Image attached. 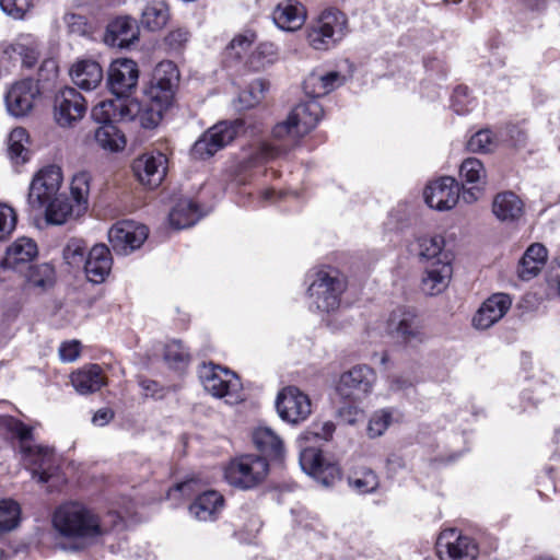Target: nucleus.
Here are the masks:
<instances>
[{
	"label": "nucleus",
	"mask_w": 560,
	"mask_h": 560,
	"mask_svg": "<svg viewBox=\"0 0 560 560\" xmlns=\"http://www.w3.org/2000/svg\"><path fill=\"white\" fill-rule=\"evenodd\" d=\"M178 80L179 72L173 61L164 60L156 65L142 95V128H154L160 124L171 105Z\"/></svg>",
	"instance_id": "nucleus-1"
},
{
	"label": "nucleus",
	"mask_w": 560,
	"mask_h": 560,
	"mask_svg": "<svg viewBox=\"0 0 560 560\" xmlns=\"http://www.w3.org/2000/svg\"><path fill=\"white\" fill-rule=\"evenodd\" d=\"M52 525L61 536L73 540L70 547L73 550L83 548L105 533L98 516L78 502L60 505L54 513Z\"/></svg>",
	"instance_id": "nucleus-2"
},
{
	"label": "nucleus",
	"mask_w": 560,
	"mask_h": 560,
	"mask_svg": "<svg viewBox=\"0 0 560 560\" xmlns=\"http://www.w3.org/2000/svg\"><path fill=\"white\" fill-rule=\"evenodd\" d=\"M348 34V19L337 9H328L308 26L307 42L316 50H328Z\"/></svg>",
	"instance_id": "nucleus-3"
},
{
	"label": "nucleus",
	"mask_w": 560,
	"mask_h": 560,
	"mask_svg": "<svg viewBox=\"0 0 560 560\" xmlns=\"http://www.w3.org/2000/svg\"><path fill=\"white\" fill-rule=\"evenodd\" d=\"M269 472L267 459L256 454H244L231 459L224 469L226 482L241 490L259 486Z\"/></svg>",
	"instance_id": "nucleus-4"
},
{
	"label": "nucleus",
	"mask_w": 560,
	"mask_h": 560,
	"mask_svg": "<svg viewBox=\"0 0 560 560\" xmlns=\"http://www.w3.org/2000/svg\"><path fill=\"white\" fill-rule=\"evenodd\" d=\"M347 282L336 270H320L308 287L311 304L320 312H334L340 305Z\"/></svg>",
	"instance_id": "nucleus-5"
},
{
	"label": "nucleus",
	"mask_w": 560,
	"mask_h": 560,
	"mask_svg": "<svg viewBox=\"0 0 560 560\" xmlns=\"http://www.w3.org/2000/svg\"><path fill=\"white\" fill-rule=\"evenodd\" d=\"M323 116V108L315 100L298 104L289 114L288 118L275 126L272 133L275 138L282 139L287 136L292 138L303 137L308 133Z\"/></svg>",
	"instance_id": "nucleus-6"
},
{
	"label": "nucleus",
	"mask_w": 560,
	"mask_h": 560,
	"mask_svg": "<svg viewBox=\"0 0 560 560\" xmlns=\"http://www.w3.org/2000/svg\"><path fill=\"white\" fill-rule=\"evenodd\" d=\"M243 127L240 119L233 121H220L205 131L194 143L190 154L197 160H207L218 151L230 144Z\"/></svg>",
	"instance_id": "nucleus-7"
},
{
	"label": "nucleus",
	"mask_w": 560,
	"mask_h": 560,
	"mask_svg": "<svg viewBox=\"0 0 560 560\" xmlns=\"http://www.w3.org/2000/svg\"><path fill=\"white\" fill-rule=\"evenodd\" d=\"M200 380L203 388L212 396L226 398V401L234 404L240 400L242 384L233 372L215 365H206L200 372Z\"/></svg>",
	"instance_id": "nucleus-8"
},
{
	"label": "nucleus",
	"mask_w": 560,
	"mask_h": 560,
	"mask_svg": "<svg viewBox=\"0 0 560 560\" xmlns=\"http://www.w3.org/2000/svg\"><path fill=\"white\" fill-rule=\"evenodd\" d=\"M86 109V100L74 88L66 86L55 95L54 119L62 128L73 127L84 117Z\"/></svg>",
	"instance_id": "nucleus-9"
},
{
	"label": "nucleus",
	"mask_w": 560,
	"mask_h": 560,
	"mask_svg": "<svg viewBox=\"0 0 560 560\" xmlns=\"http://www.w3.org/2000/svg\"><path fill=\"white\" fill-rule=\"evenodd\" d=\"M62 183L61 170L56 165H50L40 170L33 178L27 201L28 205L36 210L44 207L60 196L59 189Z\"/></svg>",
	"instance_id": "nucleus-10"
},
{
	"label": "nucleus",
	"mask_w": 560,
	"mask_h": 560,
	"mask_svg": "<svg viewBox=\"0 0 560 560\" xmlns=\"http://www.w3.org/2000/svg\"><path fill=\"white\" fill-rule=\"evenodd\" d=\"M376 382V373L365 364L355 365L341 374L337 392L347 399L361 400L373 389Z\"/></svg>",
	"instance_id": "nucleus-11"
},
{
	"label": "nucleus",
	"mask_w": 560,
	"mask_h": 560,
	"mask_svg": "<svg viewBox=\"0 0 560 560\" xmlns=\"http://www.w3.org/2000/svg\"><path fill=\"white\" fill-rule=\"evenodd\" d=\"M276 407L280 418L290 423L304 421L312 412L310 397L295 386H287L279 392Z\"/></svg>",
	"instance_id": "nucleus-12"
},
{
	"label": "nucleus",
	"mask_w": 560,
	"mask_h": 560,
	"mask_svg": "<svg viewBox=\"0 0 560 560\" xmlns=\"http://www.w3.org/2000/svg\"><path fill=\"white\" fill-rule=\"evenodd\" d=\"M436 550L441 560H475L478 555L477 545L472 539L455 528L445 529L440 534Z\"/></svg>",
	"instance_id": "nucleus-13"
},
{
	"label": "nucleus",
	"mask_w": 560,
	"mask_h": 560,
	"mask_svg": "<svg viewBox=\"0 0 560 560\" xmlns=\"http://www.w3.org/2000/svg\"><path fill=\"white\" fill-rule=\"evenodd\" d=\"M310 442L302 441L299 438L300 444V465L304 472L314 477L318 482L325 487L334 483L338 476V468L334 465H326L319 448L308 445Z\"/></svg>",
	"instance_id": "nucleus-14"
},
{
	"label": "nucleus",
	"mask_w": 560,
	"mask_h": 560,
	"mask_svg": "<svg viewBox=\"0 0 560 560\" xmlns=\"http://www.w3.org/2000/svg\"><path fill=\"white\" fill-rule=\"evenodd\" d=\"M138 78L139 70L136 61L118 59L110 65L107 84L116 97L131 100L129 96L137 89Z\"/></svg>",
	"instance_id": "nucleus-15"
},
{
	"label": "nucleus",
	"mask_w": 560,
	"mask_h": 560,
	"mask_svg": "<svg viewBox=\"0 0 560 560\" xmlns=\"http://www.w3.org/2000/svg\"><path fill=\"white\" fill-rule=\"evenodd\" d=\"M93 119L102 125L113 124V120L133 121L140 115V102L132 100H106L92 108Z\"/></svg>",
	"instance_id": "nucleus-16"
},
{
	"label": "nucleus",
	"mask_w": 560,
	"mask_h": 560,
	"mask_svg": "<svg viewBox=\"0 0 560 560\" xmlns=\"http://www.w3.org/2000/svg\"><path fill=\"white\" fill-rule=\"evenodd\" d=\"M21 454L32 478L39 483L48 482L56 468L54 450L42 445L23 446Z\"/></svg>",
	"instance_id": "nucleus-17"
},
{
	"label": "nucleus",
	"mask_w": 560,
	"mask_h": 560,
	"mask_svg": "<svg viewBox=\"0 0 560 560\" xmlns=\"http://www.w3.org/2000/svg\"><path fill=\"white\" fill-rule=\"evenodd\" d=\"M39 88L32 79H25L14 83L5 94L8 112L15 117L27 115L33 108Z\"/></svg>",
	"instance_id": "nucleus-18"
},
{
	"label": "nucleus",
	"mask_w": 560,
	"mask_h": 560,
	"mask_svg": "<svg viewBox=\"0 0 560 560\" xmlns=\"http://www.w3.org/2000/svg\"><path fill=\"white\" fill-rule=\"evenodd\" d=\"M424 200L432 209L450 210L459 200V185L453 177H442L425 188Z\"/></svg>",
	"instance_id": "nucleus-19"
},
{
	"label": "nucleus",
	"mask_w": 560,
	"mask_h": 560,
	"mask_svg": "<svg viewBox=\"0 0 560 560\" xmlns=\"http://www.w3.org/2000/svg\"><path fill=\"white\" fill-rule=\"evenodd\" d=\"M140 224L133 220H120L108 231V241L115 253L129 255L140 247L138 231Z\"/></svg>",
	"instance_id": "nucleus-20"
},
{
	"label": "nucleus",
	"mask_w": 560,
	"mask_h": 560,
	"mask_svg": "<svg viewBox=\"0 0 560 560\" xmlns=\"http://www.w3.org/2000/svg\"><path fill=\"white\" fill-rule=\"evenodd\" d=\"M512 301L508 294L497 293L488 298L472 318L477 329H488L498 323L510 310Z\"/></svg>",
	"instance_id": "nucleus-21"
},
{
	"label": "nucleus",
	"mask_w": 560,
	"mask_h": 560,
	"mask_svg": "<svg viewBox=\"0 0 560 560\" xmlns=\"http://www.w3.org/2000/svg\"><path fill=\"white\" fill-rule=\"evenodd\" d=\"M452 273V264L445 257L441 260H432L424 268L421 281L422 291L428 295L442 293L447 288Z\"/></svg>",
	"instance_id": "nucleus-22"
},
{
	"label": "nucleus",
	"mask_w": 560,
	"mask_h": 560,
	"mask_svg": "<svg viewBox=\"0 0 560 560\" xmlns=\"http://www.w3.org/2000/svg\"><path fill=\"white\" fill-rule=\"evenodd\" d=\"M37 253V245L33 240L20 237L8 247L1 266L23 272L32 265Z\"/></svg>",
	"instance_id": "nucleus-23"
},
{
	"label": "nucleus",
	"mask_w": 560,
	"mask_h": 560,
	"mask_svg": "<svg viewBox=\"0 0 560 560\" xmlns=\"http://www.w3.org/2000/svg\"><path fill=\"white\" fill-rule=\"evenodd\" d=\"M139 36V27L128 16L112 21L105 31L104 43L110 47L129 48Z\"/></svg>",
	"instance_id": "nucleus-24"
},
{
	"label": "nucleus",
	"mask_w": 560,
	"mask_h": 560,
	"mask_svg": "<svg viewBox=\"0 0 560 560\" xmlns=\"http://www.w3.org/2000/svg\"><path fill=\"white\" fill-rule=\"evenodd\" d=\"M113 266V257L105 244L94 245L85 259L84 271L89 281L102 283L108 277Z\"/></svg>",
	"instance_id": "nucleus-25"
},
{
	"label": "nucleus",
	"mask_w": 560,
	"mask_h": 560,
	"mask_svg": "<svg viewBox=\"0 0 560 560\" xmlns=\"http://www.w3.org/2000/svg\"><path fill=\"white\" fill-rule=\"evenodd\" d=\"M525 212L524 201L513 191L506 190L494 196L492 213L503 223H515Z\"/></svg>",
	"instance_id": "nucleus-26"
},
{
	"label": "nucleus",
	"mask_w": 560,
	"mask_h": 560,
	"mask_svg": "<svg viewBox=\"0 0 560 560\" xmlns=\"http://www.w3.org/2000/svg\"><path fill=\"white\" fill-rule=\"evenodd\" d=\"M343 83L342 75L337 71L312 72L303 82L304 93L312 100L322 97Z\"/></svg>",
	"instance_id": "nucleus-27"
},
{
	"label": "nucleus",
	"mask_w": 560,
	"mask_h": 560,
	"mask_svg": "<svg viewBox=\"0 0 560 560\" xmlns=\"http://www.w3.org/2000/svg\"><path fill=\"white\" fill-rule=\"evenodd\" d=\"M224 506V498L214 490L199 494L189 505V513L202 522L214 521Z\"/></svg>",
	"instance_id": "nucleus-28"
},
{
	"label": "nucleus",
	"mask_w": 560,
	"mask_h": 560,
	"mask_svg": "<svg viewBox=\"0 0 560 560\" xmlns=\"http://www.w3.org/2000/svg\"><path fill=\"white\" fill-rule=\"evenodd\" d=\"M70 75L77 86L85 91H92L101 84L103 69L96 61L81 60L72 66Z\"/></svg>",
	"instance_id": "nucleus-29"
},
{
	"label": "nucleus",
	"mask_w": 560,
	"mask_h": 560,
	"mask_svg": "<svg viewBox=\"0 0 560 560\" xmlns=\"http://www.w3.org/2000/svg\"><path fill=\"white\" fill-rule=\"evenodd\" d=\"M71 383L82 395L100 390L105 385L103 370L97 364L85 365L71 374Z\"/></svg>",
	"instance_id": "nucleus-30"
},
{
	"label": "nucleus",
	"mask_w": 560,
	"mask_h": 560,
	"mask_svg": "<svg viewBox=\"0 0 560 560\" xmlns=\"http://www.w3.org/2000/svg\"><path fill=\"white\" fill-rule=\"evenodd\" d=\"M303 7L291 1L279 3L273 10L272 20L283 31H295L304 23Z\"/></svg>",
	"instance_id": "nucleus-31"
},
{
	"label": "nucleus",
	"mask_w": 560,
	"mask_h": 560,
	"mask_svg": "<svg viewBox=\"0 0 560 560\" xmlns=\"http://www.w3.org/2000/svg\"><path fill=\"white\" fill-rule=\"evenodd\" d=\"M547 248L539 244H532L524 253L520 266L518 276L522 280H530L536 277L547 260Z\"/></svg>",
	"instance_id": "nucleus-32"
},
{
	"label": "nucleus",
	"mask_w": 560,
	"mask_h": 560,
	"mask_svg": "<svg viewBox=\"0 0 560 560\" xmlns=\"http://www.w3.org/2000/svg\"><path fill=\"white\" fill-rule=\"evenodd\" d=\"M143 172L142 186L147 185L149 189H154L161 185L166 175V156L161 153L142 154Z\"/></svg>",
	"instance_id": "nucleus-33"
},
{
	"label": "nucleus",
	"mask_w": 560,
	"mask_h": 560,
	"mask_svg": "<svg viewBox=\"0 0 560 560\" xmlns=\"http://www.w3.org/2000/svg\"><path fill=\"white\" fill-rule=\"evenodd\" d=\"M168 4L163 0H153L142 10V28L149 32L161 31L170 21Z\"/></svg>",
	"instance_id": "nucleus-34"
},
{
	"label": "nucleus",
	"mask_w": 560,
	"mask_h": 560,
	"mask_svg": "<svg viewBox=\"0 0 560 560\" xmlns=\"http://www.w3.org/2000/svg\"><path fill=\"white\" fill-rule=\"evenodd\" d=\"M200 217L201 214L195 202L182 199L171 210L168 220L174 229L182 230L194 225Z\"/></svg>",
	"instance_id": "nucleus-35"
},
{
	"label": "nucleus",
	"mask_w": 560,
	"mask_h": 560,
	"mask_svg": "<svg viewBox=\"0 0 560 560\" xmlns=\"http://www.w3.org/2000/svg\"><path fill=\"white\" fill-rule=\"evenodd\" d=\"M30 138L24 128L13 129L8 139V155L15 165L24 164L28 161L31 151L28 149Z\"/></svg>",
	"instance_id": "nucleus-36"
},
{
	"label": "nucleus",
	"mask_w": 560,
	"mask_h": 560,
	"mask_svg": "<svg viewBox=\"0 0 560 560\" xmlns=\"http://www.w3.org/2000/svg\"><path fill=\"white\" fill-rule=\"evenodd\" d=\"M389 327L393 331H396L397 336L406 342L418 339L420 334L417 318L410 312H394L389 319Z\"/></svg>",
	"instance_id": "nucleus-37"
},
{
	"label": "nucleus",
	"mask_w": 560,
	"mask_h": 560,
	"mask_svg": "<svg viewBox=\"0 0 560 560\" xmlns=\"http://www.w3.org/2000/svg\"><path fill=\"white\" fill-rule=\"evenodd\" d=\"M444 238L440 235L434 236H421L417 240V250L419 258L430 264L432 260H441V258L445 257L451 261V256L444 248Z\"/></svg>",
	"instance_id": "nucleus-38"
},
{
	"label": "nucleus",
	"mask_w": 560,
	"mask_h": 560,
	"mask_svg": "<svg viewBox=\"0 0 560 560\" xmlns=\"http://www.w3.org/2000/svg\"><path fill=\"white\" fill-rule=\"evenodd\" d=\"M253 442L256 447L273 457H280L283 452L282 440L268 427H259L253 433Z\"/></svg>",
	"instance_id": "nucleus-39"
},
{
	"label": "nucleus",
	"mask_w": 560,
	"mask_h": 560,
	"mask_svg": "<svg viewBox=\"0 0 560 560\" xmlns=\"http://www.w3.org/2000/svg\"><path fill=\"white\" fill-rule=\"evenodd\" d=\"M94 139L102 149L109 152H118L126 145L125 136L114 124L100 126L95 130Z\"/></svg>",
	"instance_id": "nucleus-40"
},
{
	"label": "nucleus",
	"mask_w": 560,
	"mask_h": 560,
	"mask_svg": "<svg viewBox=\"0 0 560 560\" xmlns=\"http://www.w3.org/2000/svg\"><path fill=\"white\" fill-rule=\"evenodd\" d=\"M269 89V83L264 79L254 80L245 90H243L237 97V109H247L259 104L266 92Z\"/></svg>",
	"instance_id": "nucleus-41"
},
{
	"label": "nucleus",
	"mask_w": 560,
	"mask_h": 560,
	"mask_svg": "<svg viewBox=\"0 0 560 560\" xmlns=\"http://www.w3.org/2000/svg\"><path fill=\"white\" fill-rule=\"evenodd\" d=\"M190 38L191 32L188 27L175 26L165 34L162 44L167 54L179 55L186 49Z\"/></svg>",
	"instance_id": "nucleus-42"
},
{
	"label": "nucleus",
	"mask_w": 560,
	"mask_h": 560,
	"mask_svg": "<svg viewBox=\"0 0 560 560\" xmlns=\"http://www.w3.org/2000/svg\"><path fill=\"white\" fill-rule=\"evenodd\" d=\"M44 208L47 222L57 225L63 224L73 212V206L63 195L58 196Z\"/></svg>",
	"instance_id": "nucleus-43"
},
{
	"label": "nucleus",
	"mask_w": 560,
	"mask_h": 560,
	"mask_svg": "<svg viewBox=\"0 0 560 560\" xmlns=\"http://www.w3.org/2000/svg\"><path fill=\"white\" fill-rule=\"evenodd\" d=\"M349 486L360 494L374 492L380 485L376 474L369 469L362 468L353 472L348 478Z\"/></svg>",
	"instance_id": "nucleus-44"
},
{
	"label": "nucleus",
	"mask_w": 560,
	"mask_h": 560,
	"mask_svg": "<svg viewBox=\"0 0 560 560\" xmlns=\"http://www.w3.org/2000/svg\"><path fill=\"white\" fill-rule=\"evenodd\" d=\"M277 59L276 47L271 43L259 44L249 55L248 66L255 70L260 71L272 65Z\"/></svg>",
	"instance_id": "nucleus-45"
},
{
	"label": "nucleus",
	"mask_w": 560,
	"mask_h": 560,
	"mask_svg": "<svg viewBox=\"0 0 560 560\" xmlns=\"http://www.w3.org/2000/svg\"><path fill=\"white\" fill-rule=\"evenodd\" d=\"M90 175L89 173L81 172L73 176L71 183V196L75 201L78 213L86 210L88 197L90 192Z\"/></svg>",
	"instance_id": "nucleus-46"
},
{
	"label": "nucleus",
	"mask_w": 560,
	"mask_h": 560,
	"mask_svg": "<svg viewBox=\"0 0 560 560\" xmlns=\"http://www.w3.org/2000/svg\"><path fill=\"white\" fill-rule=\"evenodd\" d=\"M164 360L175 369L186 366L190 360L189 351L184 347L182 341L172 340L164 346Z\"/></svg>",
	"instance_id": "nucleus-47"
},
{
	"label": "nucleus",
	"mask_w": 560,
	"mask_h": 560,
	"mask_svg": "<svg viewBox=\"0 0 560 560\" xmlns=\"http://www.w3.org/2000/svg\"><path fill=\"white\" fill-rule=\"evenodd\" d=\"M459 176L469 184H486L487 172L481 161L475 158H468L460 164Z\"/></svg>",
	"instance_id": "nucleus-48"
},
{
	"label": "nucleus",
	"mask_w": 560,
	"mask_h": 560,
	"mask_svg": "<svg viewBox=\"0 0 560 560\" xmlns=\"http://www.w3.org/2000/svg\"><path fill=\"white\" fill-rule=\"evenodd\" d=\"M20 505L13 500L0 502V535L14 529L19 524Z\"/></svg>",
	"instance_id": "nucleus-49"
},
{
	"label": "nucleus",
	"mask_w": 560,
	"mask_h": 560,
	"mask_svg": "<svg viewBox=\"0 0 560 560\" xmlns=\"http://www.w3.org/2000/svg\"><path fill=\"white\" fill-rule=\"evenodd\" d=\"M393 422V412L389 409H381L375 411L368 425L370 438H378L388 429Z\"/></svg>",
	"instance_id": "nucleus-50"
},
{
	"label": "nucleus",
	"mask_w": 560,
	"mask_h": 560,
	"mask_svg": "<svg viewBox=\"0 0 560 560\" xmlns=\"http://www.w3.org/2000/svg\"><path fill=\"white\" fill-rule=\"evenodd\" d=\"M497 147V139L489 129L479 130L469 139L467 148L471 152H491Z\"/></svg>",
	"instance_id": "nucleus-51"
},
{
	"label": "nucleus",
	"mask_w": 560,
	"mask_h": 560,
	"mask_svg": "<svg viewBox=\"0 0 560 560\" xmlns=\"http://www.w3.org/2000/svg\"><path fill=\"white\" fill-rule=\"evenodd\" d=\"M335 430L336 427L331 421L316 422L301 434L302 441L312 442L314 439L329 441L332 438Z\"/></svg>",
	"instance_id": "nucleus-52"
},
{
	"label": "nucleus",
	"mask_w": 560,
	"mask_h": 560,
	"mask_svg": "<svg viewBox=\"0 0 560 560\" xmlns=\"http://www.w3.org/2000/svg\"><path fill=\"white\" fill-rule=\"evenodd\" d=\"M25 271H27V280L35 287H45L54 277V269L48 264L31 265Z\"/></svg>",
	"instance_id": "nucleus-53"
},
{
	"label": "nucleus",
	"mask_w": 560,
	"mask_h": 560,
	"mask_svg": "<svg viewBox=\"0 0 560 560\" xmlns=\"http://www.w3.org/2000/svg\"><path fill=\"white\" fill-rule=\"evenodd\" d=\"M63 259L70 266H80L83 262L85 254L84 242L78 238H72L63 248Z\"/></svg>",
	"instance_id": "nucleus-54"
},
{
	"label": "nucleus",
	"mask_w": 560,
	"mask_h": 560,
	"mask_svg": "<svg viewBox=\"0 0 560 560\" xmlns=\"http://www.w3.org/2000/svg\"><path fill=\"white\" fill-rule=\"evenodd\" d=\"M16 225V213L14 210L0 203V241L8 238L14 231Z\"/></svg>",
	"instance_id": "nucleus-55"
},
{
	"label": "nucleus",
	"mask_w": 560,
	"mask_h": 560,
	"mask_svg": "<svg viewBox=\"0 0 560 560\" xmlns=\"http://www.w3.org/2000/svg\"><path fill=\"white\" fill-rule=\"evenodd\" d=\"M8 429L20 440V451L23 453V446H33V428L26 425L20 420L11 419L8 423Z\"/></svg>",
	"instance_id": "nucleus-56"
},
{
	"label": "nucleus",
	"mask_w": 560,
	"mask_h": 560,
	"mask_svg": "<svg viewBox=\"0 0 560 560\" xmlns=\"http://www.w3.org/2000/svg\"><path fill=\"white\" fill-rule=\"evenodd\" d=\"M472 98L469 97V90L467 86H457L452 96V108L458 115H465L470 112V104Z\"/></svg>",
	"instance_id": "nucleus-57"
},
{
	"label": "nucleus",
	"mask_w": 560,
	"mask_h": 560,
	"mask_svg": "<svg viewBox=\"0 0 560 560\" xmlns=\"http://www.w3.org/2000/svg\"><path fill=\"white\" fill-rule=\"evenodd\" d=\"M2 11L15 20L24 18L25 13L31 9L30 0H0Z\"/></svg>",
	"instance_id": "nucleus-58"
},
{
	"label": "nucleus",
	"mask_w": 560,
	"mask_h": 560,
	"mask_svg": "<svg viewBox=\"0 0 560 560\" xmlns=\"http://www.w3.org/2000/svg\"><path fill=\"white\" fill-rule=\"evenodd\" d=\"M255 42V34L252 32H246L245 34H241L235 36L230 45L229 50L233 51L236 58H241L242 55L247 51V49Z\"/></svg>",
	"instance_id": "nucleus-59"
},
{
	"label": "nucleus",
	"mask_w": 560,
	"mask_h": 560,
	"mask_svg": "<svg viewBox=\"0 0 560 560\" xmlns=\"http://www.w3.org/2000/svg\"><path fill=\"white\" fill-rule=\"evenodd\" d=\"M18 55H21V52H18L14 45L4 44L0 46V77L10 70Z\"/></svg>",
	"instance_id": "nucleus-60"
},
{
	"label": "nucleus",
	"mask_w": 560,
	"mask_h": 560,
	"mask_svg": "<svg viewBox=\"0 0 560 560\" xmlns=\"http://www.w3.org/2000/svg\"><path fill=\"white\" fill-rule=\"evenodd\" d=\"M58 352L62 362H73L80 355V342L77 340L65 341L60 345Z\"/></svg>",
	"instance_id": "nucleus-61"
},
{
	"label": "nucleus",
	"mask_w": 560,
	"mask_h": 560,
	"mask_svg": "<svg viewBox=\"0 0 560 560\" xmlns=\"http://www.w3.org/2000/svg\"><path fill=\"white\" fill-rule=\"evenodd\" d=\"M280 154V150L276 147H272L268 143H261L255 155L252 158V160L248 162L249 164H259L262 163L269 159H273Z\"/></svg>",
	"instance_id": "nucleus-62"
},
{
	"label": "nucleus",
	"mask_w": 560,
	"mask_h": 560,
	"mask_svg": "<svg viewBox=\"0 0 560 560\" xmlns=\"http://www.w3.org/2000/svg\"><path fill=\"white\" fill-rule=\"evenodd\" d=\"M63 19L71 33L77 35H84L86 33V21L84 16L75 13H67Z\"/></svg>",
	"instance_id": "nucleus-63"
},
{
	"label": "nucleus",
	"mask_w": 560,
	"mask_h": 560,
	"mask_svg": "<svg viewBox=\"0 0 560 560\" xmlns=\"http://www.w3.org/2000/svg\"><path fill=\"white\" fill-rule=\"evenodd\" d=\"M195 485L194 480L179 482L168 490L167 495L170 499H177L182 495L189 497L195 492Z\"/></svg>",
	"instance_id": "nucleus-64"
}]
</instances>
